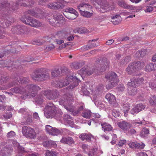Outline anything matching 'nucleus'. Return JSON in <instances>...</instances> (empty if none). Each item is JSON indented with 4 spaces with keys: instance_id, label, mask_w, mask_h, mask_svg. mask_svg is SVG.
I'll return each instance as SVG.
<instances>
[{
    "instance_id": "obj_56",
    "label": "nucleus",
    "mask_w": 156,
    "mask_h": 156,
    "mask_svg": "<svg viewBox=\"0 0 156 156\" xmlns=\"http://www.w3.org/2000/svg\"><path fill=\"white\" fill-rule=\"evenodd\" d=\"M15 133L13 131H11L7 133V136L8 138H11L15 136Z\"/></svg>"
},
{
    "instance_id": "obj_62",
    "label": "nucleus",
    "mask_w": 156,
    "mask_h": 156,
    "mask_svg": "<svg viewBox=\"0 0 156 156\" xmlns=\"http://www.w3.org/2000/svg\"><path fill=\"white\" fill-rule=\"evenodd\" d=\"M154 10L153 7L151 6H147L146 9H145L144 11L146 12H152Z\"/></svg>"
},
{
    "instance_id": "obj_35",
    "label": "nucleus",
    "mask_w": 156,
    "mask_h": 156,
    "mask_svg": "<svg viewBox=\"0 0 156 156\" xmlns=\"http://www.w3.org/2000/svg\"><path fill=\"white\" fill-rule=\"evenodd\" d=\"M128 92L129 94L131 96H134L136 94V89L135 88L128 87Z\"/></svg>"
},
{
    "instance_id": "obj_20",
    "label": "nucleus",
    "mask_w": 156,
    "mask_h": 156,
    "mask_svg": "<svg viewBox=\"0 0 156 156\" xmlns=\"http://www.w3.org/2000/svg\"><path fill=\"white\" fill-rule=\"evenodd\" d=\"M67 71V69L66 68H63L61 69V72L59 69L53 71L51 73V75L53 77H57L60 75L61 73L64 74L66 73Z\"/></svg>"
},
{
    "instance_id": "obj_19",
    "label": "nucleus",
    "mask_w": 156,
    "mask_h": 156,
    "mask_svg": "<svg viewBox=\"0 0 156 156\" xmlns=\"http://www.w3.org/2000/svg\"><path fill=\"white\" fill-rule=\"evenodd\" d=\"M100 69L99 67H98V70H100L101 71H104L110 65L109 62L106 59L103 61H101L100 62Z\"/></svg>"
},
{
    "instance_id": "obj_41",
    "label": "nucleus",
    "mask_w": 156,
    "mask_h": 156,
    "mask_svg": "<svg viewBox=\"0 0 156 156\" xmlns=\"http://www.w3.org/2000/svg\"><path fill=\"white\" fill-rule=\"evenodd\" d=\"M98 46L94 43H92L90 45H87L83 48V49L84 50H87L89 49L92 48L93 47Z\"/></svg>"
},
{
    "instance_id": "obj_17",
    "label": "nucleus",
    "mask_w": 156,
    "mask_h": 156,
    "mask_svg": "<svg viewBox=\"0 0 156 156\" xmlns=\"http://www.w3.org/2000/svg\"><path fill=\"white\" fill-rule=\"evenodd\" d=\"M61 143L66 144L71 146L75 143V141L71 137L64 136L60 140Z\"/></svg>"
},
{
    "instance_id": "obj_15",
    "label": "nucleus",
    "mask_w": 156,
    "mask_h": 156,
    "mask_svg": "<svg viewBox=\"0 0 156 156\" xmlns=\"http://www.w3.org/2000/svg\"><path fill=\"white\" fill-rule=\"evenodd\" d=\"M45 129L48 133L52 135H57L59 132L58 129L55 128H53L49 125L46 126Z\"/></svg>"
},
{
    "instance_id": "obj_39",
    "label": "nucleus",
    "mask_w": 156,
    "mask_h": 156,
    "mask_svg": "<svg viewBox=\"0 0 156 156\" xmlns=\"http://www.w3.org/2000/svg\"><path fill=\"white\" fill-rule=\"evenodd\" d=\"M42 94H43V95L42 96V97H46L48 98L49 97H51V95L52 94L51 91L50 90H46L45 91H42Z\"/></svg>"
},
{
    "instance_id": "obj_23",
    "label": "nucleus",
    "mask_w": 156,
    "mask_h": 156,
    "mask_svg": "<svg viewBox=\"0 0 156 156\" xmlns=\"http://www.w3.org/2000/svg\"><path fill=\"white\" fill-rule=\"evenodd\" d=\"M112 18V22L114 25H117L122 20V18L119 15H116L113 16Z\"/></svg>"
},
{
    "instance_id": "obj_43",
    "label": "nucleus",
    "mask_w": 156,
    "mask_h": 156,
    "mask_svg": "<svg viewBox=\"0 0 156 156\" xmlns=\"http://www.w3.org/2000/svg\"><path fill=\"white\" fill-rule=\"evenodd\" d=\"M33 101L34 102V103L36 104L40 105L43 103L44 100L43 98H34Z\"/></svg>"
},
{
    "instance_id": "obj_48",
    "label": "nucleus",
    "mask_w": 156,
    "mask_h": 156,
    "mask_svg": "<svg viewBox=\"0 0 156 156\" xmlns=\"http://www.w3.org/2000/svg\"><path fill=\"white\" fill-rule=\"evenodd\" d=\"M26 13L27 14H30L32 16L37 17V14L33 10H29L27 11Z\"/></svg>"
},
{
    "instance_id": "obj_33",
    "label": "nucleus",
    "mask_w": 156,
    "mask_h": 156,
    "mask_svg": "<svg viewBox=\"0 0 156 156\" xmlns=\"http://www.w3.org/2000/svg\"><path fill=\"white\" fill-rule=\"evenodd\" d=\"M117 84L116 81H109V82L107 84L106 87L107 89H109L113 87H115Z\"/></svg>"
},
{
    "instance_id": "obj_12",
    "label": "nucleus",
    "mask_w": 156,
    "mask_h": 156,
    "mask_svg": "<svg viewBox=\"0 0 156 156\" xmlns=\"http://www.w3.org/2000/svg\"><path fill=\"white\" fill-rule=\"evenodd\" d=\"M95 69L83 68L78 71V73L83 78L84 76L91 75L95 72Z\"/></svg>"
},
{
    "instance_id": "obj_38",
    "label": "nucleus",
    "mask_w": 156,
    "mask_h": 156,
    "mask_svg": "<svg viewBox=\"0 0 156 156\" xmlns=\"http://www.w3.org/2000/svg\"><path fill=\"white\" fill-rule=\"evenodd\" d=\"M32 122V117L30 115H28L25 122H22V125H29Z\"/></svg>"
},
{
    "instance_id": "obj_49",
    "label": "nucleus",
    "mask_w": 156,
    "mask_h": 156,
    "mask_svg": "<svg viewBox=\"0 0 156 156\" xmlns=\"http://www.w3.org/2000/svg\"><path fill=\"white\" fill-rule=\"evenodd\" d=\"M18 148L19 150V154H18L17 155V156H21L22 155L24 152V148L23 147L20 146H19L18 147Z\"/></svg>"
},
{
    "instance_id": "obj_52",
    "label": "nucleus",
    "mask_w": 156,
    "mask_h": 156,
    "mask_svg": "<svg viewBox=\"0 0 156 156\" xmlns=\"http://www.w3.org/2000/svg\"><path fill=\"white\" fill-rule=\"evenodd\" d=\"M7 80V78L4 75L0 76V84H2L3 83Z\"/></svg>"
},
{
    "instance_id": "obj_22",
    "label": "nucleus",
    "mask_w": 156,
    "mask_h": 156,
    "mask_svg": "<svg viewBox=\"0 0 156 156\" xmlns=\"http://www.w3.org/2000/svg\"><path fill=\"white\" fill-rule=\"evenodd\" d=\"M93 137V136L91 134L87 133H81L80 134L79 136V138L83 141L90 140L91 138Z\"/></svg>"
},
{
    "instance_id": "obj_8",
    "label": "nucleus",
    "mask_w": 156,
    "mask_h": 156,
    "mask_svg": "<svg viewBox=\"0 0 156 156\" xmlns=\"http://www.w3.org/2000/svg\"><path fill=\"white\" fill-rule=\"evenodd\" d=\"M63 19V16L60 13H57L53 16V18L48 19V21L51 25L53 26H59L61 21Z\"/></svg>"
},
{
    "instance_id": "obj_21",
    "label": "nucleus",
    "mask_w": 156,
    "mask_h": 156,
    "mask_svg": "<svg viewBox=\"0 0 156 156\" xmlns=\"http://www.w3.org/2000/svg\"><path fill=\"white\" fill-rule=\"evenodd\" d=\"M117 76L115 73L111 72L109 73L105 76V78L109 81H116L117 83L118 80L117 79Z\"/></svg>"
},
{
    "instance_id": "obj_11",
    "label": "nucleus",
    "mask_w": 156,
    "mask_h": 156,
    "mask_svg": "<svg viewBox=\"0 0 156 156\" xmlns=\"http://www.w3.org/2000/svg\"><path fill=\"white\" fill-rule=\"evenodd\" d=\"M7 144L5 142H2L1 143L0 148V156H9L10 153L12 152L11 148L8 147Z\"/></svg>"
},
{
    "instance_id": "obj_2",
    "label": "nucleus",
    "mask_w": 156,
    "mask_h": 156,
    "mask_svg": "<svg viewBox=\"0 0 156 156\" xmlns=\"http://www.w3.org/2000/svg\"><path fill=\"white\" fill-rule=\"evenodd\" d=\"M49 77V73L45 69L38 70L31 75V77L34 80L40 81L47 80Z\"/></svg>"
},
{
    "instance_id": "obj_45",
    "label": "nucleus",
    "mask_w": 156,
    "mask_h": 156,
    "mask_svg": "<svg viewBox=\"0 0 156 156\" xmlns=\"http://www.w3.org/2000/svg\"><path fill=\"white\" fill-rule=\"evenodd\" d=\"M137 108V106L136 105L135 107L133 108L131 110L130 112V113L133 115H134L135 114L138 113L139 112V111H138V109Z\"/></svg>"
},
{
    "instance_id": "obj_55",
    "label": "nucleus",
    "mask_w": 156,
    "mask_h": 156,
    "mask_svg": "<svg viewBox=\"0 0 156 156\" xmlns=\"http://www.w3.org/2000/svg\"><path fill=\"white\" fill-rule=\"evenodd\" d=\"M136 106L139 112L144 110L145 108V106L142 104H138Z\"/></svg>"
},
{
    "instance_id": "obj_42",
    "label": "nucleus",
    "mask_w": 156,
    "mask_h": 156,
    "mask_svg": "<svg viewBox=\"0 0 156 156\" xmlns=\"http://www.w3.org/2000/svg\"><path fill=\"white\" fill-rule=\"evenodd\" d=\"M19 81H20L19 82L21 83L26 84L28 82L29 80L27 78L21 76L19 77Z\"/></svg>"
},
{
    "instance_id": "obj_50",
    "label": "nucleus",
    "mask_w": 156,
    "mask_h": 156,
    "mask_svg": "<svg viewBox=\"0 0 156 156\" xmlns=\"http://www.w3.org/2000/svg\"><path fill=\"white\" fill-rule=\"evenodd\" d=\"M127 7V9H129L131 10H133V11L132 12H137L139 11V10L136 9V7L135 6L128 5Z\"/></svg>"
},
{
    "instance_id": "obj_37",
    "label": "nucleus",
    "mask_w": 156,
    "mask_h": 156,
    "mask_svg": "<svg viewBox=\"0 0 156 156\" xmlns=\"http://www.w3.org/2000/svg\"><path fill=\"white\" fill-rule=\"evenodd\" d=\"M45 156H57V153L55 151L48 150L46 151Z\"/></svg>"
},
{
    "instance_id": "obj_60",
    "label": "nucleus",
    "mask_w": 156,
    "mask_h": 156,
    "mask_svg": "<svg viewBox=\"0 0 156 156\" xmlns=\"http://www.w3.org/2000/svg\"><path fill=\"white\" fill-rule=\"evenodd\" d=\"M78 31L80 33L83 34L86 33L87 31V30L86 28L83 27L79 28Z\"/></svg>"
},
{
    "instance_id": "obj_3",
    "label": "nucleus",
    "mask_w": 156,
    "mask_h": 156,
    "mask_svg": "<svg viewBox=\"0 0 156 156\" xmlns=\"http://www.w3.org/2000/svg\"><path fill=\"white\" fill-rule=\"evenodd\" d=\"M145 65L144 62H137L129 63L126 68V71L129 74H132L136 71L143 68Z\"/></svg>"
},
{
    "instance_id": "obj_1",
    "label": "nucleus",
    "mask_w": 156,
    "mask_h": 156,
    "mask_svg": "<svg viewBox=\"0 0 156 156\" xmlns=\"http://www.w3.org/2000/svg\"><path fill=\"white\" fill-rule=\"evenodd\" d=\"M41 88L38 86L29 84L26 86H19L12 89V91L16 94H21L28 98H34L36 96L37 91Z\"/></svg>"
},
{
    "instance_id": "obj_51",
    "label": "nucleus",
    "mask_w": 156,
    "mask_h": 156,
    "mask_svg": "<svg viewBox=\"0 0 156 156\" xmlns=\"http://www.w3.org/2000/svg\"><path fill=\"white\" fill-rule=\"evenodd\" d=\"M97 151V149L96 148L91 149L88 154L89 156H93L96 154V151Z\"/></svg>"
},
{
    "instance_id": "obj_32",
    "label": "nucleus",
    "mask_w": 156,
    "mask_h": 156,
    "mask_svg": "<svg viewBox=\"0 0 156 156\" xmlns=\"http://www.w3.org/2000/svg\"><path fill=\"white\" fill-rule=\"evenodd\" d=\"M149 134V129L146 128H144L142 130L140 135L141 136L143 137H146Z\"/></svg>"
},
{
    "instance_id": "obj_28",
    "label": "nucleus",
    "mask_w": 156,
    "mask_h": 156,
    "mask_svg": "<svg viewBox=\"0 0 156 156\" xmlns=\"http://www.w3.org/2000/svg\"><path fill=\"white\" fill-rule=\"evenodd\" d=\"M101 126L103 130L105 132L110 131L112 129L111 125L108 124L106 123H103L101 124Z\"/></svg>"
},
{
    "instance_id": "obj_30",
    "label": "nucleus",
    "mask_w": 156,
    "mask_h": 156,
    "mask_svg": "<svg viewBox=\"0 0 156 156\" xmlns=\"http://www.w3.org/2000/svg\"><path fill=\"white\" fill-rule=\"evenodd\" d=\"M130 107L129 104L128 103H126L123 105L122 109L125 114L128 112L130 109Z\"/></svg>"
},
{
    "instance_id": "obj_58",
    "label": "nucleus",
    "mask_w": 156,
    "mask_h": 156,
    "mask_svg": "<svg viewBox=\"0 0 156 156\" xmlns=\"http://www.w3.org/2000/svg\"><path fill=\"white\" fill-rule=\"evenodd\" d=\"M130 59V57L129 56H126L125 58L123 60L121 61V63L122 64L127 63L129 62Z\"/></svg>"
},
{
    "instance_id": "obj_26",
    "label": "nucleus",
    "mask_w": 156,
    "mask_h": 156,
    "mask_svg": "<svg viewBox=\"0 0 156 156\" xmlns=\"http://www.w3.org/2000/svg\"><path fill=\"white\" fill-rule=\"evenodd\" d=\"M59 133H58V134H63V135H71L73 134V133L66 129L63 128L61 129H58Z\"/></svg>"
},
{
    "instance_id": "obj_46",
    "label": "nucleus",
    "mask_w": 156,
    "mask_h": 156,
    "mask_svg": "<svg viewBox=\"0 0 156 156\" xmlns=\"http://www.w3.org/2000/svg\"><path fill=\"white\" fill-rule=\"evenodd\" d=\"M118 5L119 6L124 9H127L128 5L127 4L124 2L123 1H119Z\"/></svg>"
},
{
    "instance_id": "obj_34",
    "label": "nucleus",
    "mask_w": 156,
    "mask_h": 156,
    "mask_svg": "<svg viewBox=\"0 0 156 156\" xmlns=\"http://www.w3.org/2000/svg\"><path fill=\"white\" fill-rule=\"evenodd\" d=\"M7 21H6L5 23L6 26H5L3 24V23H1L2 25H0V39L2 38V37L1 36L2 34V29L3 28H5L6 27H7L9 26V24L10 23L9 21L8 23L7 24Z\"/></svg>"
},
{
    "instance_id": "obj_18",
    "label": "nucleus",
    "mask_w": 156,
    "mask_h": 156,
    "mask_svg": "<svg viewBox=\"0 0 156 156\" xmlns=\"http://www.w3.org/2000/svg\"><path fill=\"white\" fill-rule=\"evenodd\" d=\"M144 79L141 78L139 79L133 78L130 82H129L128 83V85L129 87L135 88L137 87L139 84V81L143 82Z\"/></svg>"
},
{
    "instance_id": "obj_57",
    "label": "nucleus",
    "mask_w": 156,
    "mask_h": 156,
    "mask_svg": "<svg viewBox=\"0 0 156 156\" xmlns=\"http://www.w3.org/2000/svg\"><path fill=\"white\" fill-rule=\"evenodd\" d=\"M149 101L151 105L156 106V98H150Z\"/></svg>"
},
{
    "instance_id": "obj_59",
    "label": "nucleus",
    "mask_w": 156,
    "mask_h": 156,
    "mask_svg": "<svg viewBox=\"0 0 156 156\" xmlns=\"http://www.w3.org/2000/svg\"><path fill=\"white\" fill-rule=\"evenodd\" d=\"M5 4V7H9L10 5L9 4L6 2H5L3 4L0 3V10H2L4 9V8H3V6H4Z\"/></svg>"
},
{
    "instance_id": "obj_36",
    "label": "nucleus",
    "mask_w": 156,
    "mask_h": 156,
    "mask_svg": "<svg viewBox=\"0 0 156 156\" xmlns=\"http://www.w3.org/2000/svg\"><path fill=\"white\" fill-rule=\"evenodd\" d=\"M80 12L82 16L87 18L90 17L92 14V13L85 10L80 11Z\"/></svg>"
},
{
    "instance_id": "obj_16",
    "label": "nucleus",
    "mask_w": 156,
    "mask_h": 156,
    "mask_svg": "<svg viewBox=\"0 0 156 156\" xmlns=\"http://www.w3.org/2000/svg\"><path fill=\"white\" fill-rule=\"evenodd\" d=\"M11 30L14 33H18L19 32L23 33L27 30L26 27L20 25H17L16 27L12 28Z\"/></svg>"
},
{
    "instance_id": "obj_6",
    "label": "nucleus",
    "mask_w": 156,
    "mask_h": 156,
    "mask_svg": "<svg viewBox=\"0 0 156 156\" xmlns=\"http://www.w3.org/2000/svg\"><path fill=\"white\" fill-rule=\"evenodd\" d=\"M22 133L23 135L27 138L34 139L36 137V133L35 130L29 126L23 127Z\"/></svg>"
},
{
    "instance_id": "obj_53",
    "label": "nucleus",
    "mask_w": 156,
    "mask_h": 156,
    "mask_svg": "<svg viewBox=\"0 0 156 156\" xmlns=\"http://www.w3.org/2000/svg\"><path fill=\"white\" fill-rule=\"evenodd\" d=\"M120 113L119 112L114 110L112 112V114L115 118L119 117L120 115Z\"/></svg>"
},
{
    "instance_id": "obj_63",
    "label": "nucleus",
    "mask_w": 156,
    "mask_h": 156,
    "mask_svg": "<svg viewBox=\"0 0 156 156\" xmlns=\"http://www.w3.org/2000/svg\"><path fill=\"white\" fill-rule=\"evenodd\" d=\"M3 117L6 119H9L12 117V115L11 112L8 114H6L3 115Z\"/></svg>"
},
{
    "instance_id": "obj_9",
    "label": "nucleus",
    "mask_w": 156,
    "mask_h": 156,
    "mask_svg": "<svg viewBox=\"0 0 156 156\" xmlns=\"http://www.w3.org/2000/svg\"><path fill=\"white\" fill-rule=\"evenodd\" d=\"M67 4L68 2L65 1L59 0L57 2L49 3L48 5V7L51 9H62Z\"/></svg>"
},
{
    "instance_id": "obj_31",
    "label": "nucleus",
    "mask_w": 156,
    "mask_h": 156,
    "mask_svg": "<svg viewBox=\"0 0 156 156\" xmlns=\"http://www.w3.org/2000/svg\"><path fill=\"white\" fill-rule=\"evenodd\" d=\"M82 66V63L80 62H74L71 65V67L73 69H78Z\"/></svg>"
},
{
    "instance_id": "obj_14",
    "label": "nucleus",
    "mask_w": 156,
    "mask_h": 156,
    "mask_svg": "<svg viewBox=\"0 0 156 156\" xmlns=\"http://www.w3.org/2000/svg\"><path fill=\"white\" fill-rule=\"evenodd\" d=\"M117 125L122 130L126 131L132 126V125L131 124L127 122L124 121L118 122L117 123Z\"/></svg>"
},
{
    "instance_id": "obj_44",
    "label": "nucleus",
    "mask_w": 156,
    "mask_h": 156,
    "mask_svg": "<svg viewBox=\"0 0 156 156\" xmlns=\"http://www.w3.org/2000/svg\"><path fill=\"white\" fill-rule=\"evenodd\" d=\"M152 64L150 63L147 64L146 66L145 70L147 72H150L152 70Z\"/></svg>"
},
{
    "instance_id": "obj_40",
    "label": "nucleus",
    "mask_w": 156,
    "mask_h": 156,
    "mask_svg": "<svg viewBox=\"0 0 156 156\" xmlns=\"http://www.w3.org/2000/svg\"><path fill=\"white\" fill-rule=\"evenodd\" d=\"M110 10L107 5H102L101 6V12H105Z\"/></svg>"
},
{
    "instance_id": "obj_5",
    "label": "nucleus",
    "mask_w": 156,
    "mask_h": 156,
    "mask_svg": "<svg viewBox=\"0 0 156 156\" xmlns=\"http://www.w3.org/2000/svg\"><path fill=\"white\" fill-rule=\"evenodd\" d=\"M47 105L44 109V115L47 118H50L55 116L56 113L55 108L52 104Z\"/></svg>"
},
{
    "instance_id": "obj_24",
    "label": "nucleus",
    "mask_w": 156,
    "mask_h": 156,
    "mask_svg": "<svg viewBox=\"0 0 156 156\" xmlns=\"http://www.w3.org/2000/svg\"><path fill=\"white\" fill-rule=\"evenodd\" d=\"M77 8L80 11H81L85 10V9L87 8L90 9L91 6L88 4L82 3L78 6Z\"/></svg>"
},
{
    "instance_id": "obj_47",
    "label": "nucleus",
    "mask_w": 156,
    "mask_h": 156,
    "mask_svg": "<svg viewBox=\"0 0 156 156\" xmlns=\"http://www.w3.org/2000/svg\"><path fill=\"white\" fill-rule=\"evenodd\" d=\"M143 122L141 121L140 120H135L132 121V124L135 126V125H141L143 123Z\"/></svg>"
},
{
    "instance_id": "obj_54",
    "label": "nucleus",
    "mask_w": 156,
    "mask_h": 156,
    "mask_svg": "<svg viewBox=\"0 0 156 156\" xmlns=\"http://www.w3.org/2000/svg\"><path fill=\"white\" fill-rule=\"evenodd\" d=\"M109 103L112 105L115 104L116 101L115 98H106Z\"/></svg>"
},
{
    "instance_id": "obj_4",
    "label": "nucleus",
    "mask_w": 156,
    "mask_h": 156,
    "mask_svg": "<svg viewBox=\"0 0 156 156\" xmlns=\"http://www.w3.org/2000/svg\"><path fill=\"white\" fill-rule=\"evenodd\" d=\"M21 20L23 23L32 27H37L42 25L41 23L39 21L28 16L22 17Z\"/></svg>"
},
{
    "instance_id": "obj_29",
    "label": "nucleus",
    "mask_w": 156,
    "mask_h": 156,
    "mask_svg": "<svg viewBox=\"0 0 156 156\" xmlns=\"http://www.w3.org/2000/svg\"><path fill=\"white\" fill-rule=\"evenodd\" d=\"M146 50L145 49H143L136 51L135 55L138 57H142L146 54Z\"/></svg>"
},
{
    "instance_id": "obj_27",
    "label": "nucleus",
    "mask_w": 156,
    "mask_h": 156,
    "mask_svg": "<svg viewBox=\"0 0 156 156\" xmlns=\"http://www.w3.org/2000/svg\"><path fill=\"white\" fill-rule=\"evenodd\" d=\"M91 115V112L88 109L84 110L82 113V116L87 119H90Z\"/></svg>"
},
{
    "instance_id": "obj_10",
    "label": "nucleus",
    "mask_w": 156,
    "mask_h": 156,
    "mask_svg": "<svg viewBox=\"0 0 156 156\" xmlns=\"http://www.w3.org/2000/svg\"><path fill=\"white\" fill-rule=\"evenodd\" d=\"M73 102V99H68L67 98H62L59 100V103L60 105H63L68 111H72L71 104Z\"/></svg>"
},
{
    "instance_id": "obj_13",
    "label": "nucleus",
    "mask_w": 156,
    "mask_h": 156,
    "mask_svg": "<svg viewBox=\"0 0 156 156\" xmlns=\"http://www.w3.org/2000/svg\"><path fill=\"white\" fill-rule=\"evenodd\" d=\"M128 145L130 148L138 149H143L145 146L144 143L140 142H131L129 143Z\"/></svg>"
},
{
    "instance_id": "obj_64",
    "label": "nucleus",
    "mask_w": 156,
    "mask_h": 156,
    "mask_svg": "<svg viewBox=\"0 0 156 156\" xmlns=\"http://www.w3.org/2000/svg\"><path fill=\"white\" fill-rule=\"evenodd\" d=\"M43 144L44 147L50 148L49 140L45 141L43 143Z\"/></svg>"
},
{
    "instance_id": "obj_7",
    "label": "nucleus",
    "mask_w": 156,
    "mask_h": 156,
    "mask_svg": "<svg viewBox=\"0 0 156 156\" xmlns=\"http://www.w3.org/2000/svg\"><path fill=\"white\" fill-rule=\"evenodd\" d=\"M77 80H78V79L76 76H67L65 79L59 81L56 84L57 87L61 88L68 85L72 81H76Z\"/></svg>"
},
{
    "instance_id": "obj_25",
    "label": "nucleus",
    "mask_w": 156,
    "mask_h": 156,
    "mask_svg": "<svg viewBox=\"0 0 156 156\" xmlns=\"http://www.w3.org/2000/svg\"><path fill=\"white\" fill-rule=\"evenodd\" d=\"M64 11V12H69L75 15V17H74V18H70L71 19H74L76 18V17L77 16H78V12L76 11V10L73 9L72 8H70V7H68L66 9H65Z\"/></svg>"
},
{
    "instance_id": "obj_61",
    "label": "nucleus",
    "mask_w": 156,
    "mask_h": 156,
    "mask_svg": "<svg viewBox=\"0 0 156 156\" xmlns=\"http://www.w3.org/2000/svg\"><path fill=\"white\" fill-rule=\"evenodd\" d=\"M50 143V148L51 147H53L55 148L57 147V144L56 142L51 140H49Z\"/></svg>"
}]
</instances>
